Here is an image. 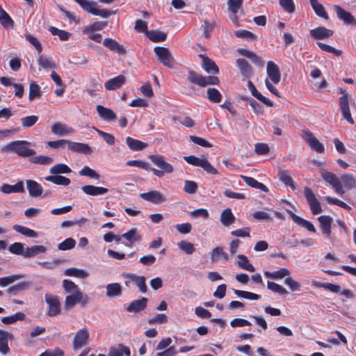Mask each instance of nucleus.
I'll return each mask as SVG.
<instances>
[{"mask_svg": "<svg viewBox=\"0 0 356 356\" xmlns=\"http://www.w3.org/2000/svg\"><path fill=\"white\" fill-rule=\"evenodd\" d=\"M286 212L289 214L293 221L297 225L307 229L309 232L315 233L316 232L314 225L308 220L303 219L302 218L297 216L291 211L286 209Z\"/></svg>", "mask_w": 356, "mask_h": 356, "instance_id": "nucleus-16", "label": "nucleus"}, {"mask_svg": "<svg viewBox=\"0 0 356 356\" xmlns=\"http://www.w3.org/2000/svg\"><path fill=\"white\" fill-rule=\"evenodd\" d=\"M68 149L74 152L83 154H90L92 152V149L88 144L72 142L70 140H69Z\"/></svg>", "mask_w": 356, "mask_h": 356, "instance_id": "nucleus-25", "label": "nucleus"}, {"mask_svg": "<svg viewBox=\"0 0 356 356\" xmlns=\"http://www.w3.org/2000/svg\"><path fill=\"white\" fill-rule=\"evenodd\" d=\"M47 181L56 185L67 186L70 184V179L61 175H49L44 178Z\"/></svg>", "mask_w": 356, "mask_h": 356, "instance_id": "nucleus-39", "label": "nucleus"}, {"mask_svg": "<svg viewBox=\"0 0 356 356\" xmlns=\"http://www.w3.org/2000/svg\"><path fill=\"white\" fill-rule=\"evenodd\" d=\"M203 76L197 73L193 70H191L188 72L187 79L193 84H196L200 87H202L203 83Z\"/></svg>", "mask_w": 356, "mask_h": 356, "instance_id": "nucleus-50", "label": "nucleus"}, {"mask_svg": "<svg viewBox=\"0 0 356 356\" xmlns=\"http://www.w3.org/2000/svg\"><path fill=\"white\" fill-rule=\"evenodd\" d=\"M65 275L67 276H74L80 278H86L88 276L87 272L83 270L75 268H70L65 270Z\"/></svg>", "mask_w": 356, "mask_h": 356, "instance_id": "nucleus-55", "label": "nucleus"}, {"mask_svg": "<svg viewBox=\"0 0 356 356\" xmlns=\"http://www.w3.org/2000/svg\"><path fill=\"white\" fill-rule=\"evenodd\" d=\"M89 340V333L87 328L83 327L79 330L75 334L73 340L74 349H79L85 346Z\"/></svg>", "mask_w": 356, "mask_h": 356, "instance_id": "nucleus-10", "label": "nucleus"}, {"mask_svg": "<svg viewBox=\"0 0 356 356\" xmlns=\"http://www.w3.org/2000/svg\"><path fill=\"white\" fill-rule=\"evenodd\" d=\"M45 300L49 306V316H54L60 313V304L57 296H54L51 294H46Z\"/></svg>", "mask_w": 356, "mask_h": 356, "instance_id": "nucleus-11", "label": "nucleus"}, {"mask_svg": "<svg viewBox=\"0 0 356 356\" xmlns=\"http://www.w3.org/2000/svg\"><path fill=\"white\" fill-rule=\"evenodd\" d=\"M184 159L192 165L201 167L209 174L217 175L218 173V170L211 165L204 156L199 158L193 155H190L184 156Z\"/></svg>", "mask_w": 356, "mask_h": 356, "instance_id": "nucleus-5", "label": "nucleus"}, {"mask_svg": "<svg viewBox=\"0 0 356 356\" xmlns=\"http://www.w3.org/2000/svg\"><path fill=\"white\" fill-rule=\"evenodd\" d=\"M154 51L158 60L163 65L172 68L174 66L175 60L170 50L163 47H155Z\"/></svg>", "mask_w": 356, "mask_h": 356, "instance_id": "nucleus-6", "label": "nucleus"}, {"mask_svg": "<svg viewBox=\"0 0 356 356\" xmlns=\"http://www.w3.org/2000/svg\"><path fill=\"white\" fill-rule=\"evenodd\" d=\"M79 173L81 176H87L95 179H99L100 177L97 172L88 166H84Z\"/></svg>", "mask_w": 356, "mask_h": 356, "instance_id": "nucleus-62", "label": "nucleus"}, {"mask_svg": "<svg viewBox=\"0 0 356 356\" xmlns=\"http://www.w3.org/2000/svg\"><path fill=\"white\" fill-rule=\"evenodd\" d=\"M199 56L202 59V67L207 73L213 74L218 73L219 69L211 59L202 54Z\"/></svg>", "mask_w": 356, "mask_h": 356, "instance_id": "nucleus-24", "label": "nucleus"}, {"mask_svg": "<svg viewBox=\"0 0 356 356\" xmlns=\"http://www.w3.org/2000/svg\"><path fill=\"white\" fill-rule=\"evenodd\" d=\"M240 177L245 182V184L248 186L252 187V188L259 189L264 192H268V188L264 184L257 181L254 178L250 177H247L245 175H241Z\"/></svg>", "mask_w": 356, "mask_h": 356, "instance_id": "nucleus-35", "label": "nucleus"}, {"mask_svg": "<svg viewBox=\"0 0 356 356\" xmlns=\"http://www.w3.org/2000/svg\"><path fill=\"white\" fill-rule=\"evenodd\" d=\"M129 278L135 282L142 293H146L147 286L145 284V277L144 276L130 275H129Z\"/></svg>", "mask_w": 356, "mask_h": 356, "instance_id": "nucleus-53", "label": "nucleus"}, {"mask_svg": "<svg viewBox=\"0 0 356 356\" xmlns=\"http://www.w3.org/2000/svg\"><path fill=\"white\" fill-rule=\"evenodd\" d=\"M147 302V298L144 297L140 300H134L127 307V311L134 313L139 312L146 307Z\"/></svg>", "mask_w": 356, "mask_h": 356, "instance_id": "nucleus-29", "label": "nucleus"}, {"mask_svg": "<svg viewBox=\"0 0 356 356\" xmlns=\"http://www.w3.org/2000/svg\"><path fill=\"white\" fill-rule=\"evenodd\" d=\"M130 356L131 351L129 348L123 344H118L117 346L111 347L109 350L108 356Z\"/></svg>", "mask_w": 356, "mask_h": 356, "instance_id": "nucleus-31", "label": "nucleus"}, {"mask_svg": "<svg viewBox=\"0 0 356 356\" xmlns=\"http://www.w3.org/2000/svg\"><path fill=\"white\" fill-rule=\"evenodd\" d=\"M69 140L65 139H60L55 141H48L47 145L54 149H63L65 146L68 147Z\"/></svg>", "mask_w": 356, "mask_h": 356, "instance_id": "nucleus-59", "label": "nucleus"}, {"mask_svg": "<svg viewBox=\"0 0 356 356\" xmlns=\"http://www.w3.org/2000/svg\"><path fill=\"white\" fill-rule=\"evenodd\" d=\"M140 197L143 200L154 204H161L166 200L165 196L158 191H150L147 193H141Z\"/></svg>", "mask_w": 356, "mask_h": 356, "instance_id": "nucleus-12", "label": "nucleus"}, {"mask_svg": "<svg viewBox=\"0 0 356 356\" xmlns=\"http://www.w3.org/2000/svg\"><path fill=\"white\" fill-rule=\"evenodd\" d=\"M122 236L129 242L130 244L129 246L134 244L135 242L140 241L141 239V236L136 228L131 229L127 232L122 234Z\"/></svg>", "mask_w": 356, "mask_h": 356, "instance_id": "nucleus-32", "label": "nucleus"}, {"mask_svg": "<svg viewBox=\"0 0 356 356\" xmlns=\"http://www.w3.org/2000/svg\"><path fill=\"white\" fill-rule=\"evenodd\" d=\"M321 177L326 182L332 186L336 193L340 195L345 193V191L343 189V185L335 174L331 172H325L321 173Z\"/></svg>", "mask_w": 356, "mask_h": 356, "instance_id": "nucleus-7", "label": "nucleus"}, {"mask_svg": "<svg viewBox=\"0 0 356 356\" xmlns=\"http://www.w3.org/2000/svg\"><path fill=\"white\" fill-rule=\"evenodd\" d=\"M220 222L225 227H228L235 222V216L230 209L227 208L222 211Z\"/></svg>", "mask_w": 356, "mask_h": 356, "instance_id": "nucleus-33", "label": "nucleus"}, {"mask_svg": "<svg viewBox=\"0 0 356 356\" xmlns=\"http://www.w3.org/2000/svg\"><path fill=\"white\" fill-rule=\"evenodd\" d=\"M42 95L40 87L35 82H31L29 87V99L33 101L35 98H39Z\"/></svg>", "mask_w": 356, "mask_h": 356, "instance_id": "nucleus-51", "label": "nucleus"}, {"mask_svg": "<svg viewBox=\"0 0 356 356\" xmlns=\"http://www.w3.org/2000/svg\"><path fill=\"white\" fill-rule=\"evenodd\" d=\"M150 161L160 170L150 168L148 163L143 161L133 160L127 162L129 166H136L146 170H150L158 177H162L166 174H171L174 172L173 166L165 161L164 156L160 154H152L149 156Z\"/></svg>", "mask_w": 356, "mask_h": 356, "instance_id": "nucleus-1", "label": "nucleus"}, {"mask_svg": "<svg viewBox=\"0 0 356 356\" xmlns=\"http://www.w3.org/2000/svg\"><path fill=\"white\" fill-rule=\"evenodd\" d=\"M31 144L30 142L26 140H15L3 147L1 151L3 152H13L20 157L27 158L35 154L33 149L29 148Z\"/></svg>", "mask_w": 356, "mask_h": 356, "instance_id": "nucleus-3", "label": "nucleus"}, {"mask_svg": "<svg viewBox=\"0 0 356 356\" xmlns=\"http://www.w3.org/2000/svg\"><path fill=\"white\" fill-rule=\"evenodd\" d=\"M147 37L154 42H163L166 40V34L159 30L146 31Z\"/></svg>", "mask_w": 356, "mask_h": 356, "instance_id": "nucleus-36", "label": "nucleus"}, {"mask_svg": "<svg viewBox=\"0 0 356 356\" xmlns=\"http://www.w3.org/2000/svg\"><path fill=\"white\" fill-rule=\"evenodd\" d=\"M320 222L321 229L323 234L327 237L331 235V223L332 218L329 216H321L318 218Z\"/></svg>", "mask_w": 356, "mask_h": 356, "instance_id": "nucleus-22", "label": "nucleus"}, {"mask_svg": "<svg viewBox=\"0 0 356 356\" xmlns=\"http://www.w3.org/2000/svg\"><path fill=\"white\" fill-rule=\"evenodd\" d=\"M1 191L5 194L24 192L23 181H19L15 185L4 184L1 187Z\"/></svg>", "mask_w": 356, "mask_h": 356, "instance_id": "nucleus-28", "label": "nucleus"}, {"mask_svg": "<svg viewBox=\"0 0 356 356\" xmlns=\"http://www.w3.org/2000/svg\"><path fill=\"white\" fill-rule=\"evenodd\" d=\"M23 276L22 275H13L8 277L0 278V286L5 287L21 279Z\"/></svg>", "mask_w": 356, "mask_h": 356, "instance_id": "nucleus-58", "label": "nucleus"}, {"mask_svg": "<svg viewBox=\"0 0 356 356\" xmlns=\"http://www.w3.org/2000/svg\"><path fill=\"white\" fill-rule=\"evenodd\" d=\"M29 161L32 163L40 165H49L53 163L54 159L53 158L47 156L39 155L31 157L29 159Z\"/></svg>", "mask_w": 356, "mask_h": 356, "instance_id": "nucleus-49", "label": "nucleus"}, {"mask_svg": "<svg viewBox=\"0 0 356 356\" xmlns=\"http://www.w3.org/2000/svg\"><path fill=\"white\" fill-rule=\"evenodd\" d=\"M339 93L341 95L339 97V106L343 118L350 124H354V120L351 116L349 104H353V100L349 97L348 92L339 89Z\"/></svg>", "mask_w": 356, "mask_h": 356, "instance_id": "nucleus-4", "label": "nucleus"}, {"mask_svg": "<svg viewBox=\"0 0 356 356\" xmlns=\"http://www.w3.org/2000/svg\"><path fill=\"white\" fill-rule=\"evenodd\" d=\"M13 228L17 232H18L25 236H27V237L36 238L38 235L35 231L31 229L24 226L15 225Z\"/></svg>", "mask_w": 356, "mask_h": 356, "instance_id": "nucleus-44", "label": "nucleus"}, {"mask_svg": "<svg viewBox=\"0 0 356 356\" xmlns=\"http://www.w3.org/2000/svg\"><path fill=\"white\" fill-rule=\"evenodd\" d=\"M126 143L129 149L133 151H140L147 147V144L131 137L126 138Z\"/></svg>", "mask_w": 356, "mask_h": 356, "instance_id": "nucleus-40", "label": "nucleus"}, {"mask_svg": "<svg viewBox=\"0 0 356 356\" xmlns=\"http://www.w3.org/2000/svg\"><path fill=\"white\" fill-rule=\"evenodd\" d=\"M38 120V117L36 115H29L21 119L22 126L24 128H29L33 126Z\"/></svg>", "mask_w": 356, "mask_h": 356, "instance_id": "nucleus-63", "label": "nucleus"}, {"mask_svg": "<svg viewBox=\"0 0 356 356\" xmlns=\"http://www.w3.org/2000/svg\"><path fill=\"white\" fill-rule=\"evenodd\" d=\"M340 181L347 190H352L356 188V179L353 175L343 174L341 177Z\"/></svg>", "mask_w": 356, "mask_h": 356, "instance_id": "nucleus-38", "label": "nucleus"}, {"mask_svg": "<svg viewBox=\"0 0 356 356\" xmlns=\"http://www.w3.org/2000/svg\"><path fill=\"white\" fill-rule=\"evenodd\" d=\"M83 193L91 196H97L104 195L108 193V190L106 188L95 186L92 185H86L81 188Z\"/></svg>", "mask_w": 356, "mask_h": 356, "instance_id": "nucleus-26", "label": "nucleus"}, {"mask_svg": "<svg viewBox=\"0 0 356 356\" xmlns=\"http://www.w3.org/2000/svg\"><path fill=\"white\" fill-rule=\"evenodd\" d=\"M279 177L280 180L282 182H283L286 186H290L293 190H295L296 188L291 177L289 175L288 171H280Z\"/></svg>", "mask_w": 356, "mask_h": 356, "instance_id": "nucleus-52", "label": "nucleus"}, {"mask_svg": "<svg viewBox=\"0 0 356 356\" xmlns=\"http://www.w3.org/2000/svg\"><path fill=\"white\" fill-rule=\"evenodd\" d=\"M106 289V294L108 298L118 297L122 295V286L119 283L108 284Z\"/></svg>", "mask_w": 356, "mask_h": 356, "instance_id": "nucleus-34", "label": "nucleus"}, {"mask_svg": "<svg viewBox=\"0 0 356 356\" xmlns=\"http://www.w3.org/2000/svg\"><path fill=\"white\" fill-rule=\"evenodd\" d=\"M50 173L53 175H60V174H68L72 172L71 169L64 163H58L50 168Z\"/></svg>", "mask_w": 356, "mask_h": 356, "instance_id": "nucleus-45", "label": "nucleus"}, {"mask_svg": "<svg viewBox=\"0 0 356 356\" xmlns=\"http://www.w3.org/2000/svg\"><path fill=\"white\" fill-rule=\"evenodd\" d=\"M234 294H236L239 298H243L245 299L252 300H257L260 298V296L257 295L256 293L245 291H241L235 289L234 290Z\"/></svg>", "mask_w": 356, "mask_h": 356, "instance_id": "nucleus-57", "label": "nucleus"}, {"mask_svg": "<svg viewBox=\"0 0 356 356\" xmlns=\"http://www.w3.org/2000/svg\"><path fill=\"white\" fill-rule=\"evenodd\" d=\"M38 65L45 70L55 69L56 65L51 58H48L44 56H40L38 59Z\"/></svg>", "mask_w": 356, "mask_h": 356, "instance_id": "nucleus-47", "label": "nucleus"}, {"mask_svg": "<svg viewBox=\"0 0 356 356\" xmlns=\"http://www.w3.org/2000/svg\"><path fill=\"white\" fill-rule=\"evenodd\" d=\"M238 52L241 55L250 58L254 64L260 67L264 66V60L261 57L258 56L254 52L242 48L238 49Z\"/></svg>", "mask_w": 356, "mask_h": 356, "instance_id": "nucleus-27", "label": "nucleus"}, {"mask_svg": "<svg viewBox=\"0 0 356 356\" xmlns=\"http://www.w3.org/2000/svg\"><path fill=\"white\" fill-rule=\"evenodd\" d=\"M126 82V77L124 75H119L108 80L104 87L108 90H114L122 87Z\"/></svg>", "mask_w": 356, "mask_h": 356, "instance_id": "nucleus-18", "label": "nucleus"}, {"mask_svg": "<svg viewBox=\"0 0 356 356\" xmlns=\"http://www.w3.org/2000/svg\"><path fill=\"white\" fill-rule=\"evenodd\" d=\"M305 140L310 147L318 153L324 152L323 145L309 131H305Z\"/></svg>", "mask_w": 356, "mask_h": 356, "instance_id": "nucleus-15", "label": "nucleus"}, {"mask_svg": "<svg viewBox=\"0 0 356 356\" xmlns=\"http://www.w3.org/2000/svg\"><path fill=\"white\" fill-rule=\"evenodd\" d=\"M333 8L336 12L337 17L343 21L344 24L356 26V19L350 13L345 10L339 5H334Z\"/></svg>", "mask_w": 356, "mask_h": 356, "instance_id": "nucleus-9", "label": "nucleus"}, {"mask_svg": "<svg viewBox=\"0 0 356 356\" xmlns=\"http://www.w3.org/2000/svg\"><path fill=\"white\" fill-rule=\"evenodd\" d=\"M63 286L65 292L67 294L65 300L66 309L73 308L77 303H81V306L84 307L89 302L88 296L84 295L72 281L64 280Z\"/></svg>", "mask_w": 356, "mask_h": 356, "instance_id": "nucleus-2", "label": "nucleus"}, {"mask_svg": "<svg viewBox=\"0 0 356 356\" xmlns=\"http://www.w3.org/2000/svg\"><path fill=\"white\" fill-rule=\"evenodd\" d=\"M305 198L309 205L312 213L314 215L318 214L323 211L320 202L316 199L314 192L309 187H305L304 189Z\"/></svg>", "mask_w": 356, "mask_h": 356, "instance_id": "nucleus-8", "label": "nucleus"}, {"mask_svg": "<svg viewBox=\"0 0 356 356\" xmlns=\"http://www.w3.org/2000/svg\"><path fill=\"white\" fill-rule=\"evenodd\" d=\"M14 339L11 333L0 330V353L3 355H7L10 352V348L8 345V340Z\"/></svg>", "mask_w": 356, "mask_h": 356, "instance_id": "nucleus-17", "label": "nucleus"}, {"mask_svg": "<svg viewBox=\"0 0 356 356\" xmlns=\"http://www.w3.org/2000/svg\"><path fill=\"white\" fill-rule=\"evenodd\" d=\"M237 257L239 259V260L237 261L239 267L251 273L255 270L254 267L251 264H250L246 256L244 254H238Z\"/></svg>", "mask_w": 356, "mask_h": 356, "instance_id": "nucleus-46", "label": "nucleus"}, {"mask_svg": "<svg viewBox=\"0 0 356 356\" xmlns=\"http://www.w3.org/2000/svg\"><path fill=\"white\" fill-rule=\"evenodd\" d=\"M75 245H76L75 240L72 238H68L65 239V241H63V242H61L58 245V248L60 250H71L73 248H74Z\"/></svg>", "mask_w": 356, "mask_h": 356, "instance_id": "nucleus-64", "label": "nucleus"}, {"mask_svg": "<svg viewBox=\"0 0 356 356\" xmlns=\"http://www.w3.org/2000/svg\"><path fill=\"white\" fill-rule=\"evenodd\" d=\"M103 45L109 50L119 54L125 55L127 54L126 48L114 39L109 38H105L103 41Z\"/></svg>", "mask_w": 356, "mask_h": 356, "instance_id": "nucleus-14", "label": "nucleus"}, {"mask_svg": "<svg viewBox=\"0 0 356 356\" xmlns=\"http://www.w3.org/2000/svg\"><path fill=\"white\" fill-rule=\"evenodd\" d=\"M333 31L324 26H320L310 31L311 35L316 40L329 38L333 35Z\"/></svg>", "mask_w": 356, "mask_h": 356, "instance_id": "nucleus-19", "label": "nucleus"}, {"mask_svg": "<svg viewBox=\"0 0 356 356\" xmlns=\"http://www.w3.org/2000/svg\"><path fill=\"white\" fill-rule=\"evenodd\" d=\"M236 64L239 67L240 72L243 76L249 78L252 75V68L247 60L243 58H238L236 60Z\"/></svg>", "mask_w": 356, "mask_h": 356, "instance_id": "nucleus-37", "label": "nucleus"}, {"mask_svg": "<svg viewBox=\"0 0 356 356\" xmlns=\"http://www.w3.org/2000/svg\"><path fill=\"white\" fill-rule=\"evenodd\" d=\"M26 188L29 195L33 197H38L42 193V187L37 181L28 179L26 180Z\"/></svg>", "mask_w": 356, "mask_h": 356, "instance_id": "nucleus-23", "label": "nucleus"}, {"mask_svg": "<svg viewBox=\"0 0 356 356\" xmlns=\"http://www.w3.org/2000/svg\"><path fill=\"white\" fill-rule=\"evenodd\" d=\"M210 259L212 263H216L221 259L229 261V257L227 252L223 250L222 247L214 248L209 253Z\"/></svg>", "mask_w": 356, "mask_h": 356, "instance_id": "nucleus-21", "label": "nucleus"}, {"mask_svg": "<svg viewBox=\"0 0 356 356\" xmlns=\"http://www.w3.org/2000/svg\"><path fill=\"white\" fill-rule=\"evenodd\" d=\"M74 129L60 122H56L51 126V132L58 136H65L74 133Z\"/></svg>", "mask_w": 356, "mask_h": 356, "instance_id": "nucleus-20", "label": "nucleus"}, {"mask_svg": "<svg viewBox=\"0 0 356 356\" xmlns=\"http://www.w3.org/2000/svg\"><path fill=\"white\" fill-rule=\"evenodd\" d=\"M266 72L269 79L275 84H278L281 80L280 68L273 61L267 63Z\"/></svg>", "mask_w": 356, "mask_h": 356, "instance_id": "nucleus-13", "label": "nucleus"}, {"mask_svg": "<svg viewBox=\"0 0 356 356\" xmlns=\"http://www.w3.org/2000/svg\"><path fill=\"white\" fill-rule=\"evenodd\" d=\"M25 314L23 312H17L14 315L3 317L1 318V322L3 324H13L18 321H24L25 319Z\"/></svg>", "mask_w": 356, "mask_h": 356, "instance_id": "nucleus-48", "label": "nucleus"}, {"mask_svg": "<svg viewBox=\"0 0 356 356\" xmlns=\"http://www.w3.org/2000/svg\"><path fill=\"white\" fill-rule=\"evenodd\" d=\"M30 287V283L28 282H22L9 287L6 292L10 295H17L18 293L25 291Z\"/></svg>", "mask_w": 356, "mask_h": 356, "instance_id": "nucleus-43", "label": "nucleus"}, {"mask_svg": "<svg viewBox=\"0 0 356 356\" xmlns=\"http://www.w3.org/2000/svg\"><path fill=\"white\" fill-rule=\"evenodd\" d=\"M177 245L182 251L188 254H192L195 251L193 244L186 241H181L178 243Z\"/></svg>", "mask_w": 356, "mask_h": 356, "instance_id": "nucleus-60", "label": "nucleus"}, {"mask_svg": "<svg viewBox=\"0 0 356 356\" xmlns=\"http://www.w3.org/2000/svg\"><path fill=\"white\" fill-rule=\"evenodd\" d=\"M77 3H79L86 11L92 14L94 10H96L95 8L96 3L95 1H89L87 0H74Z\"/></svg>", "mask_w": 356, "mask_h": 356, "instance_id": "nucleus-56", "label": "nucleus"}, {"mask_svg": "<svg viewBox=\"0 0 356 356\" xmlns=\"http://www.w3.org/2000/svg\"><path fill=\"white\" fill-rule=\"evenodd\" d=\"M234 34L239 38L247 39L249 40H255L257 39V36L253 33L246 30L235 31Z\"/></svg>", "mask_w": 356, "mask_h": 356, "instance_id": "nucleus-61", "label": "nucleus"}, {"mask_svg": "<svg viewBox=\"0 0 356 356\" xmlns=\"http://www.w3.org/2000/svg\"><path fill=\"white\" fill-rule=\"evenodd\" d=\"M46 251L47 248L43 245H33L26 248L24 252V257L31 258L40 253H44Z\"/></svg>", "mask_w": 356, "mask_h": 356, "instance_id": "nucleus-41", "label": "nucleus"}, {"mask_svg": "<svg viewBox=\"0 0 356 356\" xmlns=\"http://www.w3.org/2000/svg\"><path fill=\"white\" fill-rule=\"evenodd\" d=\"M96 109L98 115L104 120L111 121L116 119L115 113L108 108H106L102 105H97Z\"/></svg>", "mask_w": 356, "mask_h": 356, "instance_id": "nucleus-30", "label": "nucleus"}, {"mask_svg": "<svg viewBox=\"0 0 356 356\" xmlns=\"http://www.w3.org/2000/svg\"><path fill=\"white\" fill-rule=\"evenodd\" d=\"M309 1L312 8L318 16L326 20L329 19V17L325 10L323 6L320 3L318 0H309Z\"/></svg>", "mask_w": 356, "mask_h": 356, "instance_id": "nucleus-42", "label": "nucleus"}, {"mask_svg": "<svg viewBox=\"0 0 356 356\" xmlns=\"http://www.w3.org/2000/svg\"><path fill=\"white\" fill-rule=\"evenodd\" d=\"M207 95L209 100L211 102L219 103L222 100V95L216 88H208Z\"/></svg>", "mask_w": 356, "mask_h": 356, "instance_id": "nucleus-54", "label": "nucleus"}]
</instances>
